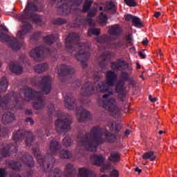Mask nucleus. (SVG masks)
Wrapping results in <instances>:
<instances>
[{"label":"nucleus","mask_w":177,"mask_h":177,"mask_svg":"<svg viewBox=\"0 0 177 177\" xmlns=\"http://www.w3.org/2000/svg\"><path fill=\"white\" fill-rule=\"evenodd\" d=\"M104 10H112L113 13H115V6L113 2H109L106 3V8Z\"/></svg>","instance_id":"c85d7f7f"},{"label":"nucleus","mask_w":177,"mask_h":177,"mask_svg":"<svg viewBox=\"0 0 177 177\" xmlns=\"http://www.w3.org/2000/svg\"><path fill=\"white\" fill-rule=\"evenodd\" d=\"M31 142H32V138L31 137L27 138V139L26 140V143L28 145H30Z\"/></svg>","instance_id":"3c124183"},{"label":"nucleus","mask_w":177,"mask_h":177,"mask_svg":"<svg viewBox=\"0 0 177 177\" xmlns=\"http://www.w3.org/2000/svg\"><path fill=\"white\" fill-rule=\"evenodd\" d=\"M70 125H71V120L67 119L64 121L59 119L55 122L56 131L58 132H64V129H70Z\"/></svg>","instance_id":"9d476101"},{"label":"nucleus","mask_w":177,"mask_h":177,"mask_svg":"<svg viewBox=\"0 0 177 177\" xmlns=\"http://www.w3.org/2000/svg\"><path fill=\"white\" fill-rule=\"evenodd\" d=\"M66 45H68V40L66 41Z\"/></svg>","instance_id":"774afa93"},{"label":"nucleus","mask_w":177,"mask_h":177,"mask_svg":"<svg viewBox=\"0 0 177 177\" xmlns=\"http://www.w3.org/2000/svg\"><path fill=\"white\" fill-rule=\"evenodd\" d=\"M0 177H6L5 174V169H0Z\"/></svg>","instance_id":"de8ad7c7"},{"label":"nucleus","mask_w":177,"mask_h":177,"mask_svg":"<svg viewBox=\"0 0 177 177\" xmlns=\"http://www.w3.org/2000/svg\"><path fill=\"white\" fill-rule=\"evenodd\" d=\"M115 139V136L109 133L100 127H93L90 133L84 138L77 137L78 146H82L88 151H95L96 147L104 142H113Z\"/></svg>","instance_id":"f257e3e1"},{"label":"nucleus","mask_w":177,"mask_h":177,"mask_svg":"<svg viewBox=\"0 0 177 177\" xmlns=\"http://www.w3.org/2000/svg\"><path fill=\"white\" fill-rule=\"evenodd\" d=\"M10 70L12 73H15V74H21V73H23V68L17 62L12 64L10 66Z\"/></svg>","instance_id":"ddd939ff"},{"label":"nucleus","mask_w":177,"mask_h":177,"mask_svg":"<svg viewBox=\"0 0 177 177\" xmlns=\"http://www.w3.org/2000/svg\"><path fill=\"white\" fill-rule=\"evenodd\" d=\"M110 95L104 94L102 97L103 100L100 102V106L114 115L120 111L117 107V101L113 97H109Z\"/></svg>","instance_id":"423d86ee"},{"label":"nucleus","mask_w":177,"mask_h":177,"mask_svg":"<svg viewBox=\"0 0 177 177\" xmlns=\"http://www.w3.org/2000/svg\"><path fill=\"white\" fill-rule=\"evenodd\" d=\"M111 35H118L121 34V28L118 25H114L109 29Z\"/></svg>","instance_id":"412c9836"},{"label":"nucleus","mask_w":177,"mask_h":177,"mask_svg":"<svg viewBox=\"0 0 177 177\" xmlns=\"http://www.w3.org/2000/svg\"><path fill=\"white\" fill-rule=\"evenodd\" d=\"M26 160H27V161L24 160V163L26 164L28 167H32V165H34V160L32 159V157L28 156L26 158Z\"/></svg>","instance_id":"2f4dec72"},{"label":"nucleus","mask_w":177,"mask_h":177,"mask_svg":"<svg viewBox=\"0 0 177 177\" xmlns=\"http://www.w3.org/2000/svg\"><path fill=\"white\" fill-rule=\"evenodd\" d=\"M19 165H20V162H16L12 164L11 167L12 169H20V167H19Z\"/></svg>","instance_id":"c03bdc74"},{"label":"nucleus","mask_w":177,"mask_h":177,"mask_svg":"<svg viewBox=\"0 0 177 177\" xmlns=\"http://www.w3.org/2000/svg\"><path fill=\"white\" fill-rule=\"evenodd\" d=\"M139 56H140V57H142V59H146V55L144 54V53H142V52H140V53H139Z\"/></svg>","instance_id":"6e6d98bb"},{"label":"nucleus","mask_w":177,"mask_h":177,"mask_svg":"<svg viewBox=\"0 0 177 177\" xmlns=\"http://www.w3.org/2000/svg\"><path fill=\"white\" fill-rule=\"evenodd\" d=\"M79 48H82V50H80V53H78L75 55L76 58L77 59V60H81V59H82L83 60H86V57H88V56H89V54L82 53V50L85 49V44H80L79 45Z\"/></svg>","instance_id":"f8f14e48"},{"label":"nucleus","mask_w":177,"mask_h":177,"mask_svg":"<svg viewBox=\"0 0 177 177\" xmlns=\"http://www.w3.org/2000/svg\"><path fill=\"white\" fill-rule=\"evenodd\" d=\"M88 35H99L100 34V29L91 28L88 32Z\"/></svg>","instance_id":"473e14b6"},{"label":"nucleus","mask_w":177,"mask_h":177,"mask_svg":"<svg viewBox=\"0 0 177 177\" xmlns=\"http://www.w3.org/2000/svg\"><path fill=\"white\" fill-rule=\"evenodd\" d=\"M88 24H89V26H90L91 27L95 26V22H93V20H92V19H88Z\"/></svg>","instance_id":"603ef678"},{"label":"nucleus","mask_w":177,"mask_h":177,"mask_svg":"<svg viewBox=\"0 0 177 177\" xmlns=\"http://www.w3.org/2000/svg\"><path fill=\"white\" fill-rule=\"evenodd\" d=\"M12 121H15V115L13 113L8 112L3 115L2 122L3 124L12 122Z\"/></svg>","instance_id":"2eb2a0df"},{"label":"nucleus","mask_w":177,"mask_h":177,"mask_svg":"<svg viewBox=\"0 0 177 177\" xmlns=\"http://www.w3.org/2000/svg\"><path fill=\"white\" fill-rule=\"evenodd\" d=\"M142 158L144 160H150V161H154V160H156V156L153 151H149V152L145 153L142 156Z\"/></svg>","instance_id":"5701e85b"},{"label":"nucleus","mask_w":177,"mask_h":177,"mask_svg":"<svg viewBox=\"0 0 177 177\" xmlns=\"http://www.w3.org/2000/svg\"><path fill=\"white\" fill-rule=\"evenodd\" d=\"M92 3H93V1L86 0L83 6V12H88L92 6Z\"/></svg>","instance_id":"bb28decb"},{"label":"nucleus","mask_w":177,"mask_h":177,"mask_svg":"<svg viewBox=\"0 0 177 177\" xmlns=\"http://www.w3.org/2000/svg\"><path fill=\"white\" fill-rule=\"evenodd\" d=\"M26 114H28V115L32 114V111L28 110V111H26Z\"/></svg>","instance_id":"0e129e2a"},{"label":"nucleus","mask_w":177,"mask_h":177,"mask_svg":"<svg viewBox=\"0 0 177 177\" xmlns=\"http://www.w3.org/2000/svg\"><path fill=\"white\" fill-rule=\"evenodd\" d=\"M26 122H30L31 124V125H32V124H34V120H32V119H31V118H27Z\"/></svg>","instance_id":"4d7b16f0"},{"label":"nucleus","mask_w":177,"mask_h":177,"mask_svg":"<svg viewBox=\"0 0 177 177\" xmlns=\"http://www.w3.org/2000/svg\"><path fill=\"white\" fill-rule=\"evenodd\" d=\"M122 66H124V63L122 62H113L111 64V68L113 70H122Z\"/></svg>","instance_id":"a878e982"},{"label":"nucleus","mask_w":177,"mask_h":177,"mask_svg":"<svg viewBox=\"0 0 177 177\" xmlns=\"http://www.w3.org/2000/svg\"><path fill=\"white\" fill-rule=\"evenodd\" d=\"M96 13H97V9H94L93 10H91L88 13V17H89L90 19L92 17H95Z\"/></svg>","instance_id":"58836bf2"},{"label":"nucleus","mask_w":177,"mask_h":177,"mask_svg":"<svg viewBox=\"0 0 177 177\" xmlns=\"http://www.w3.org/2000/svg\"><path fill=\"white\" fill-rule=\"evenodd\" d=\"M134 16H132L131 15H125L124 18L126 21H133Z\"/></svg>","instance_id":"79ce46f5"},{"label":"nucleus","mask_w":177,"mask_h":177,"mask_svg":"<svg viewBox=\"0 0 177 177\" xmlns=\"http://www.w3.org/2000/svg\"><path fill=\"white\" fill-rule=\"evenodd\" d=\"M149 99L150 100V102H154L157 100L156 97H153L151 95L149 96Z\"/></svg>","instance_id":"864d4df0"},{"label":"nucleus","mask_w":177,"mask_h":177,"mask_svg":"<svg viewBox=\"0 0 177 177\" xmlns=\"http://www.w3.org/2000/svg\"><path fill=\"white\" fill-rule=\"evenodd\" d=\"M66 23V21L64 19H58L57 24H64Z\"/></svg>","instance_id":"8fccbe9b"},{"label":"nucleus","mask_w":177,"mask_h":177,"mask_svg":"<svg viewBox=\"0 0 177 177\" xmlns=\"http://www.w3.org/2000/svg\"><path fill=\"white\" fill-rule=\"evenodd\" d=\"M120 80H122V81H129V80H131V78L129 77V74L126 72L122 73V74L120 75Z\"/></svg>","instance_id":"e433bc0d"},{"label":"nucleus","mask_w":177,"mask_h":177,"mask_svg":"<svg viewBox=\"0 0 177 177\" xmlns=\"http://www.w3.org/2000/svg\"><path fill=\"white\" fill-rule=\"evenodd\" d=\"M77 117L78 121H80V122H82V121H85V120L88 119L89 113L86 110L82 109V113H77Z\"/></svg>","instance_id":"a211bd4d"},{"label":"nucleus","mask_w":177,"mask_h":177,"mask_svg":"<svg viewBox=\"0 0 177 177\" xmlns=\"http://www.w3.org/2000/svg\"><path fill=\"white\" fill-rule=\"evenodd\" d=\"M20 133V131H18L17 133H15L13 135V139L14 140H17L18 138H20V136L19 134Z\"/></svg>","instance_id":"49530a36"},{"label":"nucleus","mask_w":177,"mask_h":177,"mask_svg":"<svg viewBox=\"0 0 177 177\" xmlns=\"http://www.w3.org/2000/svg\"><path fill=\"white\" fill-rule=\"evenodd\" d=\"M3 30L4 31H8V28H6V27H3Z\"/></svg>","instance_id":"69168bd1"},{"label":"nucleus","mask_w":177,"mask_h":177,"mask_svg":"<svg viewBox=\"0 0 177 177\" xmlns=\"http://www.w3.org/2000/svg\"><path fill=\"white\" fill-rule=\"evenodd\" d=\"M106 82H101L98 84L97 91L100 92H109L111 95H113L110 87L114 86L115 81H117V74L113 71H108L106 75Z\"/></svg>","instance_id":"39448f33"},{"label":"nucleus","mask_w":177,"mask_h":177,"mask_svg":"<svg viewBox=\"0 0 177 177\" xmlns=\"http://www.w3.org/2000/svg\"><path fill=\"white\" fill-rule=\"evenodd\" d=\"M0 89L2 92H5L8 89V80L6 77H2L0 82Z\"/></svg>","instance_id":"b1692460"},{"label":"nucleus","mask_w":177,"mask_h":177,"mask_svg":"<svg viewBox=\"0 0 177 177\" xmlns=\"http://www.w3.org/2000/svg\"><path fill=\"white\" fill-rule=\"evenodd\" d=\"M78 177H96L93 171L86 169L82 168L79 169Z\"/></svg>","instance_id":"9b49d317"},{"label":"nucleus","mask_w":177,"mask_h":177,"mask_svg":"<svg viewBox=\"0 0 177 177\" xmlns=\"http://www.w3.org/2000/svg\"><path fill=\"white\" fill-rule=\"evenodd\" d=\"M159 133H160V135H162V133H164V131H159Z\"/></svg>","instance_id":"338daca9"},{"label":"nucleus","mask_w":177,"mask_h":177,"mask_svg":"<svg viewBox=\"0 0 177 177\" xmlns=\"http://www.w3.org/2000/svg\"><path fill=\"white\" fill-rule=\"evenodd\" d=\"M110 130L115 131L116 132H119V131L121 130V124H117L112 123V124H111Z\"/></svg>","instance_id":"72a5a7b5"},{"label":"nucleus","mask_w":177,"mask_h":177,"mask_svg":"<svg viewBox=\"0 0 177 177\" xmlns=\"http://www.w3.org/2000/svg\"><path fill=\"white\" fill-rule=\"evenodd\" d=\"M98 21L100 23L101 26H106V23H107V16L103 13H101Z\"/></svg>","instance_id":"cd10ccee"},{"label":"nucleus","mask_w":177,"mask_h":177,"mask_svg":"<svg viewBox=\"0 0 177 177\" xmlns=\"http://www.w3.org/2000/svg\"><path fill=\"white\" fill-rule=\"evenodd\" d=\"M44 41L48 45H51V44H53V41H55V37H53V35L47 36L46 37L44 38Z\"/></svg>","instance_id":"c9c22d12"},{"label":"nucleus","mask_w":177,"mask_h":177,"mask_svg":"<svg viewBox=\"0 0 177 177\" xmlns=\"http://www.w3.org/2000/svg\"><path fill=\"white\" fill-rule=\"evenodd\" d=\"M57 73L59 75H66L70 74V67L66 65H61L57 66Z\"/></svg>","instance_id":"4468645a"},{"label":"nucleus","mask_w":177,"mask_h":177,"mask_svg":"<svg viewBox=\"0 0 177 177\" xmlns=\"http://www.w3.org/2000/svg\"><path fill=\"white\" fill-rule=\"evenodd\" d=\"M63 145L66 147H68L69 146L71 145V139L70 138V137H66L63 140Z\"/></svg>","instance_id":"4c0bfd02"},{"label":"nucleus","mask_w":177,"mask_h":177,"mask_svg":"<svg viewBox=\"0 0 177 177\" xmlns=\"http://www.w3.org/2000/svg\"><path fill=\"white\" fill-rule=\"evenodd\" d=\"M124 2L127 6L134 7L138 6V3L135 0H124Z\"/></svg>","instance_id":"f704fd0d"},{"label":"nucleus","mask_w":177,"mask_h":177,"mask_svg":"<svg viewBox=\"0 0 177 177\" xmlns=\"http://www.w3.org/2000/svg\"><path fill=\"white\" fill-rule=\"evenodd\" d=\"M147 44H149V40H147V39L142 41V45L146 46V45H147Z\"/></svg>","instance_id":"13d9d810"},{"label":"nucleus","mask_w":177,"mask_h":177,"mask_svg":"<svg viewBox=\"0 0 177 177\" xmlns=\"http://www.w3.org/2000/svg\"><path fill=\"white\" fill-rule=\"evenodd\" d=\"M34 70L36 73L41 74V73H44V71H46L48 70V65L47 64H40L39 65H36L34 67Z\"/></svg>","instance_id":"6ab92c4d"},{"label":"nucleus","mask_w":177,"mask_h":177,"mask_svg":"<svg viewBox=\"0 0 177 177\" xmlns=\"http://www.w3.org/2000/svg\"><path fill=\"white\" fill-rule=\"evenodd\" d=\"M91 160L94 165H101L102 162L104 161V157L101 155H94L91 158Z\"/></svg>","instance_id":"dca6fc26"},{"label":"nucleus","mask_w":177,"mask_h":177,"mask_svg":"<svg viewBox=\"0 0 177 177\" xmlns=\"http://www.w3.org/2000/svg\"><path fill=\"white\" fill-rule=\"evenodd\" d=\"M82 91L86 92L88 95H91L93 93V91H91L89 93V91H93V87H92V83L88 82L82 88Z\"/></svg>","instance_id":"4be33fe9"},{"label":"nucleus","mask_w":177,"mask_h":177,"mask_svg":"<svg viewBox=\"0 0 177 177\" xmlns=\"http://www.w3.org/2000/svg\"><path fill=\"white\" fill-rule=\"evenodd\" d=\"M10 46L13 50H19V49L21 48V44L17 41H12L10 44Z\"/></svg>","instance_id":"7c9ffc66"},{"label":"nucleus","mask_w":177,"mask_h":177,"mask_svg":"<svg viewBox=\"0 0 177 177\" xmlns=\"http://www.w3.org/2000/svg\"><path fill=\"white\" fill-rule=\"evenodd\" d=\"M118 176H120V172L118 171V170L114 169L111 172L110 177H118Z\"/></svg>","instance_id":"ea45409f"},{"label":"nucleus","mask_w":177,"mask_h":177,"mask_svg":"<svg viewBox=\"0 0 177 177\" xmlns=\"http://www.w3.org/2000/svg\"><path fill=\"white\" fill-rule=\"evenodd\" d=\"M64 102L66 107L71 110L73 109L72 104H74V98L66 97Z\"/></svg>","instance_id":"393cba45"},{"label":"nucleus","mask_w":177,"mask_h":177,"mask_svg":"<svg viewBox=\"0 0 177 177\" xmlns=\"http://www.w3.org/2000/svg\"><path fill=\"white\" fill-rule=\"evenodd\" d=\"M35 12H38V8L34 3L28 1V5L24 10L23 15L19 17L20 20H21L23 23V26L22 30H19L17 33V37L19 39H23L24 35L32 30V26L28 22L24 21V19L29 17L30 21H35L37 24H41V17L37 15Z\"/></svg>","instance_id":"f03ea898"},{"label":"nucleus","mask_w":177,"mask_h":177,"mask_svg":"<svg viewBox=\"0 0 177 177\" xmlns=\"http://www.w3.org/2000/svg\"><path fill=\"white\" fill-rule=\"evenodd\" d=\"M160 16H161V12H155L154 17H156V19H158V17H160Z\"/></svg>","instance_id":"5fc2aeb1"},{"label":"nucleus","mask_w":177,"mask_h":177,"mask_svg":"<svg viewBox=\"0 0 177 177\" xmlns=\"http://www.w3.org/2000/svg\"><path fill=\"white\" fill-rule=\"evenodd\" d=\"M62 175V172L59 169H55L53 172V176L54 177H60Z\"/></svg>","instance_id":"37998d69"},{"label":"nucleus","mask_w":177,"mask_h":177,"mask_svg":"<svg viewBox=\"0 0 177 177\" xmlns=\"http://www.w3.org/2000/svg\"><path fill=\"white\" fill-rule=\"evenodd\" d=\"M50 3H56L57 2V6L59 7V10L62 12L63 15H68L71 13V9H75L78 5L82 3V0H50Z\"/></svg>","instance_id":"20e7f679"},{"label":"nucleus","mask_w":177,"mask_h":177,"mask_svg":"<svg viewBox=\"0 0 177 177\" xmlns=\"http://www.w3.org/2000/svg\"><path fill=\"white\" fill-rule=\"evenodd\" d=\"M108 160L111 161V162H120L121 160V155L117 152L111 153L110 156L109 157Z\"/></svg>","instance_id":"f3484780"},{"label":"nucleus","mask_w":177,"mask_h":177,"mask_svg":"<svg viewBox=\"0 0 177 177\" xmlns=\"http://www.w3.org/2000/svg\"><path fill=\"white\" fill-rule=\"evenodd\" d=\"M21 95H24V100H26V102L33 100V106L36 110H39V109L44 107V100H42V97L41 96L42 93L35 91L28 87H24L18 95L12 94V95H10V97L12 100H15L17 102L16 97H19V96H21Z\"/></svg>","instance_id":"7ed1b4c3"},{"label":"nucleus","mask_w":177,"mask_h":177,"mask_svg":"<svg viewBox=\"0 0 177 177\" xmlns=\"http://www.w3.org/2000/svg\"><path fill=\"white\" fill-rule=\"evenodd\" d=\"M109 58H110V56L109 55V54L104 53V55H102L100 59V60H103V62H106L107 59H109Z\"/></svg>","instance_id":"a19ab883"},{"label":"nucleus","mask_w":177,"mask_h":177,"mask_svg":"<svg viewBox=\"0 0 177 177\" xmlns=\"http://www.w3.org/2000/svg\"><path fill=\"white\" fill-rule=\"evenodd\" d=\"M50 150L53 156L55 154H59L61 158H70L71 153L67 151H60V145L59 142L56 141H53L50 145Z\"/></svg>","instance_id":"0eeeda50"},{"label":"nucleus","mask_w":177,"mask_h":177,"mask_svg":"<svg viewBox=\"0 0 177 177\" xmlns=\"http://www.w3.org/2000/svg\"><path fill=\"white\" fill-rule=\"evenodd\" d=\"M131 133V131L129 130H126L124 135L125 136H128Z\"/></svg>","instance_id":"bf43d9fd"},{"label":"nucleus","mask_w":177,"mask_h":177,"mask_svg":"<svg viewBox=\"0 0 177 177\" xmlns=\"http://www.w3.org/2000/svg\"><path fill=\"white\" fill-rule=\"evenodd\" d=\"M52 80L50 77L46 76L42 78L41 81L39 82V86L42 89V93L48 95L50 92V82Z\"/></svg>","instance_id":"1a4fd4ad"},{"label":"nucleus","mask_w":177,"mask_h":177,"mask_svg":"<svg viewBox=\"0 0 177 177\" xmlns=\"http://www.w3.org/2000/svg\"><path fill=\"white\" fill-rule=\"evenodd\" d=\"M6 105V102L4 101L3 102H0V107H3V106Z\"/></svg>","instance_id":"052dcab7"},{"label":"nucleus","mask_w":177,"mask_h":177,"mask_svg":"<svg viewBox=\"0 0 177 177\" xmlns=\"http://www.w3.org/2000/svg\"><path fill=\"white\" fill-rule=\"evenodd\" d=\"M158 56H162V53L161 52V50H159L158 52Z\"/></svg>","instance_id":"e2e57ef3"},{"label":"nucleus","mask_w":177,"mask_h":177,"mask_svg":"<svg viewBox=\"0 0 177 177\" xmlns=\"http://www.w3.org/2000/svg\"><path fill=\"white\" fill-rule=\"evenodd\" d=\"M50 50L45 47H39L35 49H32L29 53L30 56L36 60V62H41V59L46 55V53H49Z\"/></svg>","instance_id":"6e6552de"},{"label":"nucleus","mask_w":177,"mask_h":177,"mask_svg":"<svg viewBox=\"0 0 177 177\" xmlns=\"http://www.w3.org/2000/svg\"><path fill=\"white\" fill-rule=\"evenodd\" d=\"M35 156H36V158L38 160L39 162H42V161H44V159L42 158L41 154L35 153Z\"/></svg>","instance_id":"a18cd8bd"},{"label":"nucleus","mask_w":177,"mask_h":177,"mask_svg":"<svg viewBox=\"0 0 177 177\" xmlns=\"http://www.w3.org/2000/svg\"><path fill=\"white\" fill-rule=\"evenodd\" d=\"M132 23L133 26H135V27H142V21L140 19H139V17H134L133 18Z\"/></svg>","instance_id":"c756f323"},{"label":"nucleus","mask_w":177,"mask_h":177,"mask_svg":"<svg viewBox=\"0 0 177 177\" xmlns=\"http://www.w3.org/2000/svg\"><path fill=\"white\" fill-rule=\"evenodd\" d=\"M136 172H139V174H140V172H142V169H139L138 167L136 168Z\"/></svg>","instance_id":"680f3d73"},{"label":"nucleus","mask_w":177,"mask_h":177,"mask_svg":"<svg viewBox=\"0 0 177 177\" xmlns=\"http://www.w3.org/2000/svg\"><path fill=\"white\" fill-rule=\"evenodd\" d=\"M105 38L104 37H101L98 39H96L97 42H100V43H103V42H105Z\"/></svg>","instance_id":"09e8293b"},{"label":"nucleus","mask_w":177,"mask_h":177,"mask_svg":"<svg viewBox=\"0 0 177 177\" xmlns=\"http://www.w3.org/2000/svg\"><path fill=\"white\" fill-rule=\"evenodd\" d=\"M115 89L118 93H122V97H125V87H124V82H121L117 83Z\"/></svg>","instance_id":"aec40b11"}]
</instances>
